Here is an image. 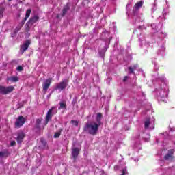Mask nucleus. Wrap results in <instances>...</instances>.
<instances>
[{
    "mask_svg": "<svg viewBox=\"0 0 175 175\" xmlns=\"http://www.w3.org/2000/svg\"><path fill=\"white\" fill-rule=\"evenodd\" d=\"M99 126H100L95 122H89L85 125L84 131L85 132H87V133H89V135H92L94 136L98 133Z\"/></svg>",
    "mask_w": 175,
    "mask_h": 175,
    "instance_id": "f257e3e1",
    "label": "nucleus"
},
{
    "mask_svg": "<svg viewBox=\"0 0 175 175\" xmlns=\"http://www.w3.org/2000/svg\"><path fill=\"white\" fill-rule=\"evenodd\" d=\"M13 90H14L13 86L5 87L0 85V94H2L3 95L10 94V92H12Z\"/></svg>",
    "mask_w": 175,
    "mask_h": 175,
    "instance_id": "f03ea898",
    "label": "nucleus"
},
{
    "mask_svg": "<svg viewBox=\"0 0 175 175\" xmlns=\"http://www.w3.org/2000/svg\"><path fill=\"white\" fill-rule=\"evenodd\" d=\"M29 16H31V9H28L27 10L25 17L24 18L23 21H22V25L21 26L18 25V27H16V29H15V31H14L15 35H16V33H17L18 31H20V29H21V27H23V25H24V24H25V21H27V20H28V18L29 17Z\"/></svg>",
    "mask_w": 175,
    "mask_h": 175,
    "instance_id": "7ed1b4c3",
    "label": "nucleus"
},
{
    "mask_svg": "<svg viewBox=\"0 0 175 175\" xmlns=\"http://www.w3.org/2000/svg\"><path fill=\"white\" fill-rule=\"evenodd\" d=\"M54 114H57V107H53L48 111L46 118V124L50 121V120H51V117H53Z\"/></svg>",
    "mask_w": 175,
    "mask_h": 175,
    "instance_id": "20e7f679",
    "label": "nucleus"
},
{
    "mask_svg": "<svg viewBox=\"0 0 175 175\" xmlns=\"http://www.w3.org/2000/svg\"><path fill=\"white\" fill-rule=\"evenodd\" d=\"M68 87V80L64 79L62 82L57 83L55 86V90H59V91H62Z\"/></svg>",
    "mask_w": 175,
    "mask_h": 175,
    "instance_id": "39448f33",
    "label": "nucleus"
},
{
    "mask_svg": "<svg viewBox=\"0 0 175 175\" xmlns=\"http://www.w3.org/2000/svg\"><path fill=\"white\" fill-rule=\"evenodd\" d=\"M174 149H170L168 150V152L164 156L165 161H173L174 157Z\"/></svg>",
    "mask_w": 175,
    "mask_h": 175,
    "instance_id": "423d86ee",
    "label": "nucleus"
},
{
    "mask_svg": "<svg viewBox=\"0 0 175 175\" xmlns=\"http://www.w3.org/2000/svg\"><path fill=\"white\" fill-rule=\"evenodd\" d=\"M25 123V118H24L23 116H20L15 122V126H17L18 128H20L21 126H23V125H24Z\"/></svg>",
    "mask_w": 175,
    "mask_h": 175,
    "instance_id": "0eeeda50",
    "label": "nucleus"
},
{
    "mask_svg": "<svg viewBox=\"0 0 175 175\" xmlns=\"http://www.w3.org/2000/svg\"><path fill=\"white\" fill-rule=\"evenodd\" d=\"M79 154H80V148L77 147L72 148V155L74 161H76L77 157H79Z\"/></svg>",
    "mask_w": 175,
    "mask_h": 175,
    "instance_id": "6e6552de",
    "label": "nucleus"
},
{
    "mask_svg": "<svg viewBox=\"0 0 175 175\" xmlns=\"http://www.w3.org/2000/svg\"><path fill=\"white\" fill-rule=\"evenodd\" d=\"M50 84H51V79H48L43 83L42 87L44 94H46V92H47V90H49Z\"/></svg>",
    "mask_w": 175,
    "mask_h": 175,
    "instance_id": "1a4fd4ad",
    "label": "nucleus"
},
{
    "mask_svg": "<svg viewBox=\"0 0 175 175\" xmlns=\"http://www.w3.org/2000/svg\"><path fill=\"white\" fill-rule=\"evenodd\" d=\"M38 20H39V16H34L33 17L30 18V20L28 21L26 25H27V27H29V25H32L35 24V23H36Z\"/></svg>",
    "mask_w": 175,
    "mask_h": 175,
    "instance_id": "9d476101",
    "label": "nucleus"
},
{
    "mask_svg": "<svg viewBox=\"0 0 175 175\" xmlns=\"http://www.w3.org/2000/svg\"><path fill=\"white\" fill-rule=\"evenodd\" d=\"M25 136V135L23 133V131L19 132L18 133V136L16 138L17 143H18V144L22 143Z\"/></svg>",
    "mask_w": 175,
    "mask_h": 175,
    "instance_id": "9b49d317",
    "label": "nucleus"
},
{
    "mask_svg": "<svg viewBox=\"0 0 175 175\" xmlns=\"http://www.w3.org/2000/svg\"><path fill=\"white\" fill-rule=\"evenodd\" d=\"M29 44H31V43L29 42V41H26L21 47V51H22V53H24V51H25L26 50H28V47H29Z\"/></svg>",
    "mask_w": 175,
    "mask_h": 175,
    "instance_id": "f8f14e48",
    "label": "nucleus"
},
{
    "mask_svg": "<svg viewBox=\"0 0 175 175\" xmlns=\"http://www.w3.org/2000/svg\"><path fill=\"white\" fill-rule=\"evenodd\" d=\"M101 120H102V113H98L97 115H96V122H95L99 126H100V124H102Z\"/></svg>",
    "mask_w": 175,
    "mask_h": 175,
    "instance_id": "ddd939ff",
    "label": "nucleus"
},
{
    "mask_svg": "<svg viewBox=\"0 0 175 175\" xmlns=\"http://www.w3.org/2000/svg\"><path fill=\"white\" fill-rule=\"evenodd\" d=\"M143 3H144L143 1H139L137 3L135 4L134 8L135 10H139L142 6H143Z\"/></svg>",
    "mask_w": 175,
    "mask_h": 175,
    "instance_id": "4468645a",
    "label": "nucleus"
},
{
    "mask_svg": "<svg viewBox=\"0 0 175 175\" xmlns=\"http://www.w3.org/2000/svg\"><path fill=\"white\" fill-rule=\"evenodd\" d=\"M128 69H129L130 73L133 75L135 73V70H136V69H137V65H134L132 67H129Z\"/></svg>",
    "mask_w": 175,
    "mask_h": 175,
    "instance_id": "2eb2a0df",
    "label": "nucleus"
},
{
    "mask_svg": "<svg viewBox=\"0 0 175 175\" xmlns=\"http://www.w3.org/2000/svg\"><path fill=\"white\" fill-rule=\"evenodd\" d=\"M8 80L10 81H12V83H16L18 81V77L12 76V77H9Z\"/></svg>",
    "mask_w": 175,
    "mask_h": 175,
    "instance_id": "dca6fc26",
    "label": "nucleus"
},
{
    "mask_svg": "<svg viewBox=\"0 0 175 175\" xmlns=\"http://www.w3.org/2000/svg\"><path fill=\"white\" fill-rule=\"evenodd\" d=\"M65 109H66V103L65 102H60L59 103V110Z\"/></svg>",
    "mask_w": 175,
    "mask_h": 175,
    "instance_id": "f3484780",
    "label": "nucleus"
},
{
    "mask_svg": "<svg viewBox=\"0 0 175 175\" xmlns=\"http://www.w3.org/2000/svg\"><path fill=\"white\" fill-rule=\"evenodd\" d=\"M62 131H63V129H59L58 132L55 133V135H54L55 139H57V138L59 137V136H61V133L62 132Z\"/></svg>",
    "mask_w": 175,
    "mask_h": 175,
    "instance_id": "a211bd4d",
    "label": "nucleus"
},
{
    "mask_svg": "<svg viewBox=\"0 0 175 175\" xmlns=\"http://www.w3.org/2000/svg\"><path fill=\"white\" fill-rule=\"evenodd\" d=\"M9 155V153L7 151L0 152V158H5Z\"/></svg>",
    "mask_w": 175,
    "mask_h": 175,
    "instance_id": "6ab92c4d",
    "label": "nucleus"
},
{
    "mask_svg": "<svg viewBox=\"0 0 175 175\" xmlns=\"http://www.w3.org/2000/svg\"><path fill=\"white\" fill-rule=\"evenodd\" d=\"M150 124H151L150 119H148L146 121L144 122L145 129H147L148 128V126H150Z\"/></svg>",
    "mask_w": 175,
    "mask_h": 175,
    "instance_id": "aec40b11",
    "label": "nucleus"
},
{
    "mask_svg": "<svg viewBox=\"0 0 175 175\" xmlns=\"http://www.w3.org/2000/svg\"><path fill=\"white\" fill-rule=\"evenodd\" d=\"M40 122H42V120H40V119H37L36 120V128H40L39 125H40Z\"/></svg>",
    "mask_w": 175,
    "mask_h": 175,
    "instance_id": "412c9836",
    "label": "nucleus"
},
{
    "mask_svg": "<svg viewBox=\"0 0 175 175\" xmlns=\"http://www.w3.org/2000/svg\"><path fill=\"white\" fill-rule=\"evenodd\" d=\"M71 124L75 125V126H77L79 125V122L77 120H71Z\"/></svg>",
    "mask_w": 175,
    "mask_h": 175,
    "instance_id": "4be33fe9",
    "label": "nucleus"
},
{
    "mask_svg": "<svg viewBox=\"0 0 175 175\" xmlns=\"http://www.w3.org/2000/svg\"><path fill=\"white\" fill-rule=\"evenodd\" d=\"M24 70V68H23V66H18L17 68H16V70L18 72H23V70Z\"/></svg>",
    "mask_w": 175,
    "mask_h": 175,
    "instance_id": "5701e85b",
    "label": "nucleus"
},
{
    "mask_svg": "<svg viewBox=\"0 0 175 175\" xmlns=\"http://www.w3.org/2000/svg\"><path fill=\"white\" fill-rule=\"evenodd\" d=\"M66 12H68L67 8H64L62 10V16H64V14H66Z\"/></svg>",
    "mask_w": 175,
    "mask_h": 175,
    "instance_id": "b1692460",
    "label": "nucleus"
},
{
    "mask_svg": "<svg viewBox=\"0 0 175 175\" xmlns=\"http://www.w3.org/2000/svg\"><path fill=\"white\" fill-rule=\"evenodd\" d=\"M129 79V77L128 76H125L123 79V82L125 83V81H126Z\"/></svg>",
    "mask_w": 175,
    "mask_h": 175,
    "instance_id": "393cba45",
    "label": "nucleus"
},
{
    "mask_svg": "<svg viewBox=\"0 0 175 175\" xmlns=\"http://www.w3.org/2000/svg\"><path fill=\"white\" fill-rule=\"evenodd\" d=\"M3 13V11L2 10H0V18L2 17Z\"/></svg>",
    "mask_w": 175,
    "mask_h": 175,
    "instance_id": "a878e982",
    "label": "nucleus"
},
{
    "mask_svg": "<svg viewBox=\"0 0 175 175\" xmlns=\"http://www.w3.org/2000/svg\"><path fill=\"white\" fill-rule=\"evenodd\" d=\"M14 144H16V142L12 141V142H11V146H14Z\"/></svg>",
    "mask_w": 175,
    "mask_h": 175,
    "instance_id": "bb28decb",
    "label": "nucleus"
},
{
    "mask_svg": "<svg viewBox=\"0 0 175 175\" xmlns=\"http://www.w3.org/2000/svg\"><path fill=\"white\" fill-rule=\"evenodd\" d=\"M8 1H12V0H8Z\"/></svg>",
    "mask_w": 175,
    "mask_h": 175,
    "instance_id": "cd10ccee",
    "label": "nucleus"
}]
</instances>
